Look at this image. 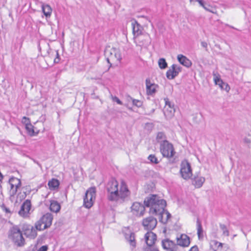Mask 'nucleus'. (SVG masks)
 <instances>
[{"mask_svg": "<svg viewBox=\"0 0 251 251\" xmlns=\"http://www.w3.org/2000/svg\"><path fill=\"white\" fill-rule=\"evenodd\" d=\"M146 207H150V213L157 215L164 213L166 206V201L163 199H160L157 195L151 194L146 197L144 201Z\"/></svg>", "mask_w": 251, "mask_h": 251, "instance_id": "1", "label": "nucleus"}, {"mask_svg": "<svg viewBox=\"0 0 251 251\" xmlns=\"http://www.w3.org/2000/svg\"><path fill=\"white\" fill-rule=\"evenodd\" d=\"M8 238L17 247H22L25 244L22 232L18 226L15 225L10 228L8 232Z\"/></svg>", "mask_w": 251, "mask_h": 251, "instance_id": "2", "label": "nucleus"}, {"mask_svg": "<svg viewBox=\"0 0 251 251\" xmlns=\"http://www.w3.org/2000/svg\"><path fill=\"white\" fill-rule=\"evenodd\" d=\"M104 55L107 63L109 64V67H111L113 64L117 65L122 59L120 50L115 48L106 49Z\"/></svg>", "mask_w": 251, "mask_h": 251, "instance_id": "3", "label": "nucleus"}, {"mask_svg": "<svg viewBox=\"0 0 251 251\" xmlns=\"http://www.w3.org/2000/svg\"><path fill=\"white\" fill-rule=\"evenodd\" d=\"M160 151L163 157L168 158L173 157L176 153L173 144L168 140L162 142L160 145Z\"/></svg>", "mask_w": 251, "mask_h": 251, "instance_id": "4", "label": "nucleus"}, {"mask_svg": "<svg viewBox=\"0 0 251 251\" xmlns=\"http://www.w3.org/2000/svg\"><path fill=\"white\" fill-rule=\"evenodd\" d=\"M96 189L95 187L90 188L85 193L83 198V205L87 208H91L95 199Z\"/></svg>", "mask_w": 251, "mask_h": 251, "instance_id": "5", "label": "nucleus"}, {"mask_svg": "<svg viewBox=\"0 0 251 251\" xmlns=\"http://www.w3.org/2000/svg\"><path fill=\"white\" fill-rule=\"evenodd\" d=\"M180 173L182 177L186 180L192 176L191 165L187 160H185L181 162Z\"/></svg>", "mask_w": 251, "mask_h": 251, "instance_id": "6", "label": "nucleus"}, {"mask_svg": "<svg viewBox=\"0 0 251 251\" xmlns=\"http://www.w3.org/2000/svg\"><path fill=\"white\" fill-rule=\"evenodd\" d=\"M157 223V220L152 216L145 218L142 221V225L147 230L151 231L153 229L156 227Z\"/></svg>", "mask_w": 251, "mask_h": 251, "instance_id": "7", "label": "nucleus"}, {"mask_svg": "<svg viewBox=\"0 0 251 251\" xmlns=\"http://www.w3.org/2000/svg\"><path fill=\"white\" fill-rule=\"evenodd\" d=\"M24 234L28 238L34 239L37 235L36 229L30 225L25 224L23 226Z\"/></svg>", "mask_w": 251, "mask_h": 251, "instance_id": "8", "label": "nucleus"}, {"mask_svg": "<svg viewBox=\"0 0 251 251\" xmlns=\"http://www.w3.org/2000/svg\"><path fill=\"white\" fill-rule=\"evenodd\" d=\"M214 76V81L216 85H218L222 90H225L226 92H228L230 89L229 85L226 82H224L221 79L219 74H217L214 72L213 73Z\"/></svg>", "mask_w": 251, "mask_h": 251, "instance_id": "9", "label": "nucleus"}, {"mask_svg": "<svg viewBox=\"0 0 251 251\" xmlns=\"http://www.w3.org/2000/svg\"><path fill=\"white\" fill-rule=\"evenodd\" d=\"M131 209L133 214L137 216H143L145 211V206L138 202H134L131 207Z\"/></svg>", "mask_w": 251, "mask_h": 251, "instance_id": "10", "label": "nucleus"}, {"mask_svg": "<svg viewBox=\"0 0 251 251\" xmlns=\"http://www.w3.org/2000/svg\"><path fill=\"white\" fill-rule=\"evenodd\" d=\"M162 246L164 249L167 251H177V245L174 241L166 239L162 241Z\"/></svg>", "mask_w": 251, "mask_h": 251, "instance_id": "11", "label": "nucleus"}, {"mask_svg": "<svg viewBox=\"0 0 251 251\" xmlns=\"http://www.w3.org/2000/svg\"><path fill=\"white\" fill-rule=\"evenodd\" d=\"M176 244L178 246L185 247H188L190 243L189 237L185 234H181L180 236H177L176 238Z\"/></svg>", "mask_w": 251, "mask_h": 251, "instance_id": "12", "label": "nucleus"}, {"mask_svg": "<svg viewBox=\"0 0 251 251\" xmlns=\"http://www.w3.org/2000/svg\"><path fill=\"white\" fill-rule=\"evenodd\" d=\"M130 192L124 182L122 183L119 191V200L125 201L129 196Z\"/></svg>", "mask_w": 251, "mask_h": 251, "instance_id": "13", "label": "nucleus"}, {"mask_svg": "<svg viewBox=\"0 0 251 251\" xmlns=\"http://www.w3.org/2000/svg\"><path fill=\"white\" fill-rule=\"evenodd\" d=\"M131 25L134 37L136 38L140 36L141 34L142 26L135 19L131 20Z\"/></svg>", "mask_w": 251, "mask_h": 251, "instance_id": "14", "label": "nucleus"}, {"mask_svg": "<svg viewBox=\"0 0 251 251\" xmlns=\"http://www.w3.org/2000/svg\"><path fill=\"white\" fill-rule=\"evenodd\" d=\"M31 206V201L29 200H25L22 204L21 209L19 211V214L25 216L29 211Z\"/></svg>", "mask_w": 251, "mask_h": 251, "instance_id": "15", "label": "nucleus"}, {"mask_svg": "<svg viewBox=\"0 0 251 251\" xmlns=\"http://www.w3.org/2000/svg\"><path fill=\"white\" fill-rule=\"evenodd\" d=\"M145 238L147 245L149 247H151L155 243L157 236L153 232L150 231L145 234Z\"/></svg>", "mask_w": 251, "mask_h": 251, "instance_id": "16", "label": "nucleus"}, {"mask_svg": "<svg viewBox=\"0 0 251 251\" xmlns=\"http://www.w3.org/2000/svg\"><path fill=\"white\" fill-rule=\"evenodd\" d=\"M41 219L44 222V228H48L52 224L53 216L50 213H47L41 218Z\"/></svg>", "mask_w": 251, "mask_h": 251, "instance_id": "17", "label": "nucleus"}, {"mask_svg": "<svg viewBox=\"0 0 251 251\" xmlns=\"http://www.w3.org/2000/svg\"><path fill=\"white\" fill-rule=\"evenodd\" d=\"M192 184L195 186L196 188L201 187L205 181V178L200 176L198 175H194V177L192 178Z\"/></svg>", "mask_w": 251, "mask_h": 251, "instance_id": "18", "label": "nucleus"}, {"mask_svg": "<svg viewBox=\"0 0 251 251\" xmlns=\"http://www.w3.org/2000/svg\"><path fill=\"white\" fill-rule=\"evenodd\" d=\"M177 59L178 61L183 66L189 68L192 65L191 61L187 57L182 55V54H178L177 56Z\"/></svg>", "mask_w": 251, "mask_h": 251, "instance_id": "19", "label": "nucleus"}, {"mask_svg": "<svg viewBox=\"0 0 251 251\" xmlns=\"http://www.w3.org/2000/svg\"><path fill=\"white\" fill-rule=\"evenodd\" d=\"M125 238L129 244L132 250L135 248L136 243L135 241V233L134 232H130L129 234H125Z\"/></svg>", "mask_w": 251, "mask_h": 251, "instance_id": "20", "label": "nucleus"}, {"mask_svg": "<svg viewBox=\"0 0 251 251\" xmlns=\"http://www.w3.org/2000/svg\"><path fill=\"white\" fill-rule=\"evenodd\" d=\"M118 182L115 179L111 178L108 181L106 186L107 193L118 188Z\"/></svg>", "mask_w": 251, "mask_h": 251, "instance_id": "21", "label": "nucleus"}, {"mask_svg": "<svg viewBox=\"0 0 251 251\" xmlns=\"http://www.w3.org/2000/svg\"><path fill=\"white\" fill-rule=\"evenodd\" d=\"M107 199L111 201H118L119 200V191L118 188L107 193Z\"/></svg>", "mask_w": 251, "mask_h": 251, "instance_id": "22", "label": "nucleus"}, {"mask_svg": "<svg viewBox=\"0 0 251 251\" xmlns=\"http://www.w3.org/2000/svg\"><path fill=\"white\" fill-rule=\"evenodd\" d=\"M175 65H172L171 68L166 72V77L168 79H173L178 75L175 70Z\"/></svg>", "mask_w": 251, "mask_h": 251, "instance_id": "23", "label": "nucleus"}, {"mask_svg": "<svg viewBox=\"0 0 251 251\" xmlns=\"http://www.w3.org/2000/svg\"><path fill=\"white\" fill-rule=\"evenodd\" d=\"M61 208L60 204L56 201L51 200L50 201V209L51 211L57 213Z\"/></svg>", "mask_w": 251, "mask_h": 251, "instance_id": "24", "label": "nucleus"}, {"mask_svg": "<svg viewBox=\"0 0 251 251\" xmlns=\"http://www.w3.org/2000/svg\"><path fill=\"white\" fill-rule=\"evenodd\" d=\"M42 10L47 18L50 17L52 12V9L49 5L44 4H42Z\"/></svg>", "mask_w": 251, "mask_h": 251, "instance_id": "25", "label": "nucleus"}, {"mask_svg": "<svg viewBox=\"0 0 251 251\" xmlns=\"http://www.w3.org/2000/svg\"><path fill=\"white\" fill-rule=\"evenodd\" d=\"M60 182L58 180L55 178H52L48 182L49 188L51 190H54L59 187Z\"/></svg>", "mask_w": 251, "mask_h": 251, "instance_id": "26", "label": "nucleus"}, {"mask_svg": "<svg viewBox=\"0 0 251 251\" xmlns=\"http://www.w3.org/2000/svg\"><path fill=\"white\" fill-rule=\"evenodd\" d=\"M197 227L198 238L199 239H202L203 237V229L201 221L199 218L197 219Z\"/></svg>", "mask_w": 251, "mask_h": 251, "instance_id": "27", "label": "nucleus"}, {"mask_svg": "<svg viewBox=\"0 0 251 251\" xmlns=\"http://www.w3.org/2000/svg\"><path fill=\"white\" fill-rule=\"evenodd\" d=\"M164 100L165 101V107L168 106L169 108V110L167 108V110L171 114L174 113L175 112L174 104L172 103V102L170 101L169 99L167 98H165Z\"/></svg>", "mask_w": 251, "mask_h": 251, "instance_id": "28", "label": "nucleus"}, {"mask_svg": "<svg viewBox=\"0 0 251 251\" xmlns=\"http://www.w3.org/2000/svg\"><path fill=\"white\" fill-rule=\"evenodd\" d=\"M156 140L157 142L160 143V145L161 144L162 142L167 140L165 133L163 132H158L156 135Z\"/></svg>", "mask_w": 251, "mask_h": 251, "instance_id": "29", "label": "nucleus"}, {"mask_svg": "<svg viewBox=\"0 0 251 251\" xmlns=\"http://www.w3.org/2000/svg\"><path fill=\"white\" fill-rule=\"evenodd\" d=\"M127 100H131L132 102L133 105L137 107H141L143 105V102L142 101L134 99L130 96H128Z\"/></svg>", "mask_w": 251, "mask_h": 251, "instance_id": "30", "label": "nucleus"}, {"mask_svg": "<svg viewBox=\"0 0 251 251\" xmlns=\"http://www.w3.org/2000/svg\"><path fill=\"white\" fill-rule=\"evenodd\" d=\"M34 126L31 124L26 125L25 129L29 135L32 136L36 135L34 130L33 129Z\"/></svg>", "mask_w": 251, "mask_h": 251, "instance_id": "31", "label": "nucleus"}, {"mask_svg": "<svg viewBox=\"0 0 251 251\" xmlns=\"http://www.w3.org/2000/svg\"><path fill=\"white\" fill-rule=\"evenodd\" d=\"M44 224V222H42L41 218L35 224V229L37 230L41 231L43 230L45 228H44V226L42 227V225Z\"/></svg>", "mask_w": 251, "mask_h": 251, "instance_id": "32", "label": "nucleus"}, {"mask_svg": "<svg viewBox=\"0 0 251 251\" xmlns=\"http://www.w3.org/2000/svg\"><path fill=\"white\" fill-rule=\"evenodd\" d=\"M158 63L159 67L161 69H165L168 67L166 60L163 58H160Z\"/></svg>", "mask_w": 251, "mask_h": 251, "instance_id": "33", "label": "nucleus"}, {"mask_svg": "<svg viewBox=\"0 0 251 251\" xmlns=\"http://www.w3.org/2000/svg\"><path fill=\"white\" fill-rule=\"evenodd\" d=\"M148 159L151 163L157 164L159 163V161L154 154H150Z\"/></svg>", "mask_w": 251, "mask_h": 251, "instance_id": "34", "label": "nucleus"}, {"mask_svg": "<svg viewBox=\"0 0 251 251\" xmlns=\"http://www.w3.org/2000/svg\"><path fill=\"white\" fill-rule=\"evenodd\" d=\"M144 37V39H142L141 36H139L137 37L138 38L139 42L141 43V45L142 46L147 44L149 41V35H145Z\"/></svg>", "mask_w": 251, "mask_h": 251, "instance_id": "35", "label": "nucleus"}, {"mask_svg": "<svg viewBox=\"0 0 251 251\" xmlns=\"http://www.w3.org/2000/svg\"><path fill=\"white\" fill-rule=\"evenodd\" d=\"M220 227L223 231V234L226 236H228L229 235V232L228 230L227 229L226 225L222 224H220Z\"/></svg>", "mask_w": 251, "mask_h": 251, "instance_id": "36", "label": "nucleus"}, {"mask_svg": "<svg viewBox=\"0 0 251 251\" xmlns=\"http://www.w3.org/2000/svg\"><path fill=\"white\" fill-rule=\"evenodd\" d=\"M158 87L153 86L152 87H149L148 88H146L147 94L148 95H152L154 94L156 92V88Z\"/></svg>", "mask_w": 251, "mask_h": 251, "instance_id": "37", "label": "nucleus"}, {"mask_svg": "<svg viewBox=\"0 0 251 251\" xmlns=\"http://www.w3.org/2000/svg\"><path fill=\"white\" fill-rule=\"evenodd\" d=\"M146 88H148L149 87H152L153 86L158 87L157 84H155V83H152L151 82L150 78H147L146 80Z\"/></svg>", "mask_w": 251, "mask_h": 251, "instance_id": "38", "label": "nucleus"}, {"mask_svg": "<svg viewBox=\"0 0 251 251\" xmlns=\"http://www.w3.org/2000/svg\"><path fill=\"white\" fill-rule=\"evenodd\" d=\"M0 208L2 209V210L4 211L6 214H9L10 216L11 214H12V212L9 209V208L7 207L4 204H2V205H1Z\"/></svg>", "mask_w": 251, "mask_h": 251, "instance_id": "39", "label": "nucleus"}, {"mask_svg": "<svg viewBox=\"0 0 251 251\" xmlns=\"http://www.w3.org/2000/svg\"><path fill=\"white\" fill-rule=\"evenodd\" d=\"M164 213H161V214H158L159 215V221L160 222L163 223V224H166L167 223V219H165L163 218V215Z\"/></svg>", "mask_w": 251, "mask_h": 251, "instance_id": "40", "label": "nucleus"}, {"mask_svg": "<svg viewBox=\"0 0 251 251\" xmlns=\"http://www.w3.org/2000/svg\"><path fill=\"white\" fill-rule=\"evenodd\" d=\"M19 180L20 179H18L16 177H12L9 179V183H12L15 186Z\"/></svg>", "mask_w": 251, "mask_h": 251, "instance_id": "41", "label": "nucleus"}, {"mask_svg": "<svg viewBox=\"0 0 251 251\" xmlns=\"http://www.w3.org/2000/svg\"><path fill=\"white\" fill-rule=\"evenodd\" d=\"M21 181L20 179L19 181L17 183V184L15 186V189L13 191V196L15 195L17 192L18 188H19L21 186Z\"/></svg>", "mask_w": 251, "mask_h": 251, "instance_id": "42", "label": "nucleus"}, {"mask_svg": "<svg viewBox=\"0 0 251 251\" xmlns=\"http://www.w3.org/2000/svg\"><path fill=\"white\" fill-rule=\"evenodd\" d=\"M213 242L214 243V245L217 246V251L221 250L223 248L224 244L219 242L218 241L216 240L213 241Z\"/></svg>", "mask_w": 251, "mask_h": 251, "instance_id": "43", "label": "nucleus"}, {"mask_svg": "<svg viewBox=\"0 0 251 251\" xmlns=\"http://www.w3.org/2000/svg\"><path fill=\"white\" fill-rule=\"evenodd\" d=\"M22 123L23 124H24L25 126H26V125H27L28 124H31L29 118H26V117H24L23 118Z\"/></svg>", "mask_w": 251, "mask_h": 251, "instance_id": "44", "label": "nucleus"}, {"mask_svg": "<svg viewBox=\"0 0 251 251\" xmlns=\"http://www.w3.org/2000/svg\"><path fill=\"white\" fill-rule=\"evenodd\" d=\"M175 65V70L176 71V72L178 75L180 72L182 71V67L180 66H178L176 64H174Z\"/></svg>", "mask_w": 251, "mask_h": 251, "instance_id": "45", "label": "nucleus"}, {"mask_svg": "<svg viewBox=\"0 0 251 251\" xmlns=\"http://www.w3.org/2000/svg\"><path fill=\"white\" fill-rule=\"evenodd\" d=\"M48 246L45 245V246H42L41 247H40L38 250L37 251H47L48 250Z\"/></svg>", "mask_w": 251, "mask_h": 251, "instance_id": "46", "label": "nucleus"}, {"mask_svg": "<svg viewBox=\"0 0 251 251\" xmlns=\"http://www.w3.org/2000/svg\"><path fill=\"white\" fill-rule=\"evenodd\" d=\"M145 251H159L158 249L155 247H149L146 249Z\"/></svg>", "mask_w": 251, "mask_h": 251, "instance_id": "47", "label": "nucleus"}, {"mask_svg": "<svg viewBox=\"0 0 251 251\" xmlns=\"http://www.w3.org/2000/svg\"><path fill=\"white\" fill-rule=\"evenodd\" d=\"M164 214L166 215V218H165V219H167L168 221L169 219L171 218V215L167 210H165Z\"/></svg>", "mask_w": 251, "mask_h": 251, "instance_id": "48", "label": "nucleus"}, {"mask_svg": "<svg viewBox=\"0 0 251 251\" xmlns=\"http://www.w3.org/2000/svg\"><path fill=\"white\" fill-rule=\"evenodd\" d=\"M189 251H199V248L197 245H195L191 248Z\"/></svg>", "mask_w": 251, "mask_h": 251, "instance_id": "49", "label": "nucleus"}, {"mask_svg": "<svg viewBox=\"0 0 251 251\" xmlns=\"http://www.w3.org/2000/svg\"><path fill=\"white\" fill-rule=\"evenodd\" d=\"M114 100L117 103L119 104H122V101L117 97H115L114 98Z\"/></svg>", "mask_w": 251, "mask_h": 251, "instance_id": "50", "label": "nucleus"}, {"mask_svg": "<svg viewBox=\"0 0 251 251\" xmlns=\"http://www.w3.org/2000/svg\"><path fill=\"white\" fill-rule=\"evenodd\" d=\"M197 1L199 2L200 5L203 8L205 6L204 4V1L203 0H198Z\"/></svg>", "mask_w": 251, "mask_h": 251, "instance_id": "51", "label": "nucleus"}, {"mask_svg": "<svg viewBox=\"0 0 251 251\" xmlns=\"http://www.w3.org/2000/svg\"><path fill=\"white\" fill-rule=\"evenodd\" d=\"M10 185L11 190L10 192L11 193V196H13V191L15 189V186L12 183H9Z\"/></svg>", "mask_w": 251, "mask_h": 251, "instance_id": "52", "label": "nucleus"}, {"mask_svg": "<svg viewBox=\"0 0 251 251\" xmlns=\"http://www.w3.org/2000/svg\"><path fill=\"white\" fill-rule=\"evenodd\" d=\"M201 46H202V47H203V48H205V49H206V48H207V43H206V42H204V41L201 42Z\"/></svg>", "mask_w": 251, "mask_h": 251, "instance_id": "53", "label": "nucleus"}, {"mask_svg": "<svg viewBox=\"0 0 251 251\" xmlns=\"http://www.w3.org/2000/svg\"><path fill=\"white\" fill-rule=\"evenodd\" d=\"M203 8H204L205 10H206V11H209V12H211V13H214V12L212 10H211V9H209L208 7H206V6H205L203 7Z\"/></svg>", "mask_w": 251, "mask_h": 251, "instance_id": "54", "label": "nucleus"}, {"mask_svg": "<svg viewBox=\"0 0 251 251\" xmlns=\"http://www.w3.org/2000/svg\"><path fill=\"white\" fill-rule=\"evenodd\" d=\"M60 61V58L58 57H56V58L54 60V63H58Z\"/></svg>", "mask_w": 251, "mask_h": 251, "instance_id": "55", "label": "nucleus"}, {"mask_svg": "<svg viewBox=\"0 0 251 251\" xmlns=\"http://www.w3.org/2000/svg\"><path fill=\"white\" fill-rule=\"evenodd\" d=\"M56 57H59V55L58 51H56Z\"/></svg>", "mask_w": 251, "mask_h": 251, "instance_id": "56", "label": "nucleus"}, {"mask_svg": "<svg viewBox=\"0 0 251 251\" xmlns=\"http://www.w3.org/2000/svg\"><path fill=\"white\" fill-rule=\"evenodd\" d=\"M38 49H39V50L40 51L41 49L40 47V43H39V45H38Z\"/></svg>", "mask_w": 251, "mask_h": 251, "instance_id": "57", "label": "nucleus"}, {"mask_svg": "<svg viewBox=\"0 0 251 251\" xmlns=\"http://www.w3.org/2000/svg\"><path fill=\"white\" fill-rule=\"evenodd\" d=\"M190 2H192V1H197L198 0H189Z\"/></svg>", "mask_w": 251, "mask_h": 251, "instance_id": "58", "label": "nucleus"}, {"mask_svg": "<svg viewBox=\"0 0 251 251\" xmlns=\"http://www.w3.org/2000/svg\"><path fill=\"white\" fill-rule=\"evenodd\" d=\"M128 109L129 110H131V111H132V110H132V108L131 107H128Z\"/></svg>", "mask_w": 251, "mask_h": 251, "instance_id": "59", "label": "nucleus"}, {"mask_svg": "<svg viewBox=\"0 0 251 251\" xmlns=\"http://www.w3.org/2000/svg\"><path fill=\"white\" fill-rule=\"evenodd\" d=\"M154 110H154V109H152L151 110V113H153V112H154Z\"/></svg>", "mask_w": 251, "mask_h": 251, "instance_id": "60", "label": "nucleus"}, {"mask_svg": "<svg viewBox=\"0 0 251 251\" xmlns=\"http://www.w3.org/2000/svg\"><path fill=\"white\" fill-rule=\"evenodd\" d=\"M214 251H217V250H214Z\"/></svg>", "mask_w": 251, "mask_h": 251, "instance_id": "61", "label": "nucleus"}]
</instances>
